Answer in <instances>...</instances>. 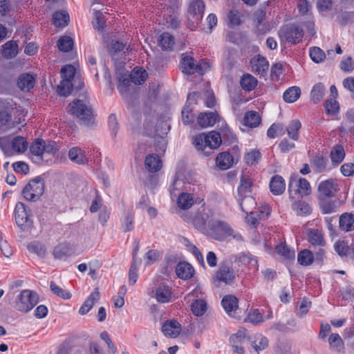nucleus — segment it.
Wrapping results in <instances>:
<instances>
[{
    "mask_svg": "<svg viewBox=\"0 0 354 354\" xmlns=\"http://www.w3.org/2000/svg\"><path fill=\"white\" fill-rule=\"evenodd\" d=\"M248 341L257 354L268 348L269 344L268 339L260 333L255 334L254 337H248Z\"/></svg>",
    "mask_w": 354,
    "mask_h": 354,
    "instance_id": "nucleus-20",
    "label": "nucleus"
},
{
    "mask_svg": "<svg viewBox=\"0 0 354 354\" xmlns=\"http://www.w3.org/2000/svg\"><path fill=\"white\" fill-rule=\"evenodd\" d=\"M178 207L182 209H187L194 204V198L191 194L181 193L177 201Z\"/></svg>",
    "mask_w": 354,
    "mask_h": 354,
    "instance_id": "nucleus-49",
    "label": "nucleus"
},
{
    "mask_svg": "<svg viewBox=\"0 0 354 354\" xmlns=\"http://www.w3.org/2000/svg\"><path fill=\"white\" fill-rule=\"evenodd\" d=\"M218 117V115L214 112L201 113L198 117V122L203 128L212 127L216 123Z\"/></svg>",
    "mask_w": 354,
    "mask_h": 354,
    "instance_id": "nucleus-34",
    "label": "nucleus"
},
{
    "mask_svg": "<svg viewBox=\"0 0 354 354\" xmlns=\"http://www.w3.org/2000/svg\"><path fill=\"white\" fill-rule=\"evenodd\" d=\"M162 331L165 336L176 337L181 331V326L174 319L168 320L162 325Z\"/></svg>",
    "mask_w": 354,
    "mask_h": 354,
    "instance_id": "nucleus-22",
    "label": "nucleus"
},
{
    "mask_svg": "<svg viewBox=\"0 0 354 354\" xmlns=\"http://www.w3.org/2000/svg\"><path fill=\"white\" fill-rule=\"evenodd\" d=\"M285 133V127L283 124L277 123L272 124L268 129L267 136L270 138L282 136Z\"/></svg>",
    "mask_w": 354,
    "mask_h": 354,
    "instance_id": "nucleus-58",
    "label": "nucleus"
},
{
    "mask_svg": "<svg viewBox=\"0 0 354 354\" xmlns=\"http://www.w3.org/2000/svg\"><path fill=\"white\" fill-rule=\"evenodd\" d=\"M50 290L57 296L62 297L64 299H68L71 297V294L56 285L53 281L50 284Z\"/></svg>",
    "mask_w": 354,
    "mask_h": 354,
    "instance_id": "nucleus-62",
    "label": "nucleus"
},
{
    "mask_svg": "<svg viewBox=\"0 0 354 354\" xmlns=\"http://www.w3.org/2000/svg\"><path fill=\"white\" fill-rule=\"evenodd\" d=\"M53 24L57 27H64L68 24L69 15L65 11H57L53 15Z\"/></svg>",
    "mask_w": 354,
    "mask_h": 354,
    "instance_id": "nucleus-51",
    "label": "nucleus"
},
{
    "mask_svg": "<svg viewBox=\"0 0 354 354\" xmlns=\"http://www.w3.org/2000/svg\"><path fill=\"white\" fill-rule=\"evenodd\" d=\"M45 188L44 180L37 176L30 180L28 183L22 189V195L24 198L31 202L38 201L43 195Z\"/></svg>",
    "mask_w": 354,
    "mask_h": 354,
    "instance_id": "nucleus-7",
    "label": "nucleus"
},
{
    "mask_svg": "<svg viewBox=\"0 0 354 354\" xmlns=\"http://www.w3.org/2000/svg\"><path fill=\"white\" fill-rule=\"evenodd\" d=\"M301 127V124L299 120H292L286 128L288 137L297 141L299 138V131Z\"/></svg>",
    "mask_w": 354,
    "mask_h": 354,
    "instance_id": "nucleus-45",
    "label": "nucleus"
},
{
    "mask_svg": "<svg viewBox=\"0 0 354 354\" xmlns=\"http://www.w3.org/2000/svg\"><path fill=\"white\" fill-rule=\"evenodd\" d=\"M248 337L250 336L245 328H241L236 333L232 334L230 337V342L233 351L237 354H244L245 349L243 344L245 340H248Z\"/></svg>",
    "mask_w": 354,
    "mask_h": 354,
    "instance_id": "nucleus-15",
    "label": "nucleus"
},
{
    "mask_svg": "<svg viewBox=\"0 0 354 354\" xmlns=\"http://www.w3.org/2000/svg\"><path fill=\"white\" fill-rule=\"evenodd\" d=\"M238 201L241 209L245 214L251 213V211L255 208L256 202L254 198L251 196L238 198Z\"/></svg>",
    "mask_w": 354,
    "mask_h": 354,
    "instance_id": "nucleus-37",
    "label": "nucleus"
},
{
    "mask_svg": "<svg viewBox=\"0 0 354 354\" xmlns=\"http://www.w3.org/2000/svg\"><path fill=\"white\" fill-rule=\"evenodd\" d=\"M307 239L313 247H325L326 245L324 234L319 229L308 230Z\"/></svg>",
    "mask_w": 354,
    "mask_h": 354,
    "instance_id": "nucleus-19",
    "label": "nucleus"
},
{
    "mask_svg": "<svg viewBox=\"0 0 354 354\" xmlns=\"http://www.w3.org/2000/svg\"><path fill=\"white\" fill-rule=\"evenodd\" d=\"M11 147L15 151L23 153L28 148V142L23 137L17 136L12 140Z\"/></svg>",
    "mask_w": 354,
    "mask_h": 354,
    "instance_id": "nucleus-57",
    "label": "nucleus"
},
{
    "mask_svg": "<svg viewBox=\"0 0 354 354\" xmlns=\"http://www.w3.org/2000/svg\"><path fill=\"white\" fill-rule=\"evenodd\" d=\"M177 276L182 279H189L193 277L194 268L187 262H180L176 268Z\"/></svg>",
    "mask_w": 354,
    "mask_h": 354,
    "instance_id": "nucleus-28",
    "label": "nucleus"
},
{
    "mask_svg": "<svg viewBox=\"0 0 354 354\" xmlns=\"http://www.w3.org/2000/svg\"><path fill=\"white\" fill-rule=\"evenodd\" d=\"M345 151L342 145H335L331 149L330 157L334 167L339 165L345 158Z\"/></svg>",
    "mask_w": 354,
    "mask_h": 354,
    "instance_id": "nucleus-31",
    "label": "nucleus"
},
{
    "mask_svg": "<svg viewBox=\"0 0 354 354\" xmlns=\"http://www.w3.org/2000/svg\"><path fill=\"white\" fill-rule=\"evenodd\" d=\"M15 216L16 223L22 231H28L31 229L32 221L30 209L28 207H26L23 203H17L15 209Z\"/></svg>",
    "mask_w": 354,
    "mask_h": 354,
    "instance_id": "nucleus-10",
    "label": "nucleus"
},
{
    "mask_svg": "<svg viewBox=\"0 0 354 354\" xmlns=\"http://www.w3.org/2000/svg\"><path fill=\"white\" fill-rule=\"evenodd\" d=\"M279 36L281 39L288 43L297 44L301 41L304 37V30L295 24L287 25L279 30Z\"/></svg>",
    "mask_w": 354,
    "mask_h": 354,
    "instance_id": "nucleus-13",
    "label": "nucleus"
},
{
    "mask_svg": "<svg viewBox=\"0 0 354 354\" xmlns=\"http://www.w3.org/2000/svg\"><path fill=\"white\" fill-rule=\"evenodd\" d=\"M337 187V183L332 178L320 182L318 186L319 197L324 199L335 196Z\"/></svg>",
    "mask_w": 354,
    "mask_h": 354,
    "instance_id": "nucleus-16",
    "label": "nucleus"
},
{
    "mask_svg": "<svg viewBox=\"0 0 354 354\" xmlns=\"http://www.w3.org/2000/svg\"><path fill=\"white\" fill-rule=\"evenodd\" d=\"M24 111L11 99H0V127L12 128L24 120Z\"/></svg>",
    "mask_w": 354,
    "mask_h": 354,
    "instance_id": "nucleus-2",
    "label": "nucleus"
},
{
    "mask_svg": "<svg viewBox=\"0 0 354 354\" xmlns=\"http://www.w3.org/2000/svg\"><path fill=\"white\" fill-rule=\"evenodd\" d=\"M158 44L162 50H169L172 49L175 44V39L170 33L163 32L160 36Z\"/></svg>",
    "mask_w": 354,
    "mask_h": 354,
    "instance_id": "nucleus-46",
    "label": "nucleus"
},
{
    "mask_svg": "<svg viewBox=\"0 0 354 354\" xmlns=\"http://www.w3.org/2000/svg\"><path fill=\"white\" fill-rule=\"evenodd\" d=\"M30 151L32 155L37 158L41 159L45 153V141L42 139H36L30 146Z\"/></svg>",
    "mask_w": 354,
    "mask_h": 354,
    "instance_id": "nucleus-39",
    "label": "nucleus"
},
{
    "mask_svg": "<svg viewBox=\"0 0 354 354\" xmlns=\"http://www.w3.org/2000/svg\"><path fill=\"white\" fill-rule=\"evenodd\" d=\"M205 4L202 0H192L189 6V18L192 17L194 22L198 23L203 17Z\"/></svg>",
    "mask_w": 354,
    "mask_h": 354,
    "instance_id": "nucleus-18",
    "label": "nucleus"
},
{
    "mask_svg": "<svg viewBox=\"0 0 354 354\" xmlns=\"http://www.w3.org/2000/svg\"><path fill=\"white\" fill-rule=\"evenodd\" d=\"M148 295L162 304L171 303L175 300L172 287L165 283L158 284L151 292H148Z\"/></svg>",
    "mask_w": 354,
    "mask_h": 354,
    "instance_id": "nucleus-12",
    "label": "nucleus"
},
{
    "mask_svg": "<svg viewBox=\"0 0 354 354\" xmlns=\"http://www.w3.org/2000/svg\"><path fill=\"white\" fill-rule=\"evenodd\" d=\"M277 252L286 259H294L295 252L289 248L286 245L280 244L276 247Z\"/></svg>",
    "mask_w": 354,
    "mask_h": 354,
    "instance_id": "nucleus-59",
    "label": "nucleus"
},
{
    "mask_svg": "<svg viewBox=\"0 0 354 354\" xmlns=\"http://www.w3.org/2000/svg\"><path fill=\"white\" fill-rule=\"evenodd\" d=\"M236 271L232 268V263L223 261L213 275L212 280L215 286L221 285L230 286L235 282Z\"/></svg>",
    "mask_w": 354,
    "mask_h": 354,
    "instance_id": "nucleus-6",
    "label": "nucleus"
},
{
    "mask_svg": "<svg viewBox=\"0 0 354 354\" xmlns=\"http://www.w3.org/2000/svg\"><path fill=\"white\" fill-rule=\"evenodd\" d=\"M68 158L78 165H85L88 162L84 151L78 147H74L69 150Z\"/></svg>",
    "mask_w": 354,
    "mask_h": 354,
    "instance_id": "nucleus-27",
    "label": "nucleus"
},
{
    "mask_svg": "<svg viewBox=\"0 0 354 354\" xmlns=\"http://www.w3.org/2000/svg\"><path fill=\"white\" fill-rule=\"evenodd\" d=\"M325 90L324 85L321 82L314 85L310 93V98L315 104L319 103L323 99Z\"/></svg>",
    "mask_w": 354,
    "mask_h": 354,
    "instance_id": "nucleus-47",
    "label": "nucleus"
},
{
    "mask_svg": "<svg viewBox=\"0 0 354 354\" xmlns=\"http://www.w3.org/2000/svg\"><path fill=\"white\" fill-rule=\"evenodd\" d=\"M233 156L227 151L220 153L216 158V166L222 170H226L230 168L233 165Z\"/></svg>",
    "mask_w": 354,
    "mask_h": 354,
    "instance_id": "nucleus-26",
    "label": "nucleus"
},
{
    "mask_svg": "<svg viewBox=\"0 0 354 354\" xmlns=\"http://www.w3.org/2000/svg\"><path fill=\"white\" fill-rule=\"evenodd\" d=\"M328 343L332 349L336 352H343L344 350V344L337 333H332L328 338Z\"/></svg>",
    "mask_w": 354,
    "mask_h": 354,
    "instance_id": "nucleus-48",
    "label": "nucleus"
},
{
    "mask_svg": "<svg viewBox=\"0 0 354 354\" xmlns=\"http://www.w3.org/2000/svg\"><path fill=\"white\" fill-rule=\"evenodd\" d=\"M301 95V89L298 86H291L285 91L283 98L286 102L293 103L296 102Z\"/></svg>",
    "mask_w": 354,
    "mask_h": 354,
    "instance_id": "nucleus-43",
    "label": "nucleus"
},
{
    "mask_svg": "<svg viewBox=\"0 0 354 354\" xmlns=\"http://www.w3.org/2000/svg\"><path fill=\"white\" fill-rule=\"evenodd\" d=\"M68 107L71 114L77 117L81 124L85 126H91L94 124L93 110L88 102L76 99L69 104Z\"/></svg>",
    "mask_w": 354,
    "mask_h": 354,
    "instance_id": "nucleus-5",
    "label": "nucleus"
},
{
    "mask_svg": "<svg viewBox=\"0 0 354 354\" xmlns=\"http://www.w3.org/2000/svg\"><path fill=\"white\" fill-rule=\"evenodd\" d=\"M39 301L37 293L30 290H22L16 299V308L23 313L32 310Z\"/></svg>",
    "mask_w": 354,
    "mask_h": 354,
    "instance_id": "nucleus-9",
    "label": "nucleus"
},
{
    "mask_svg": "<svg viewBox=\"0 0 354 354\" xmlns=\"http://www.w3.org/2000/svg\"><path fill=\"white\" fill-rule=\"evenodd\" d=\"M286 189V184L283 178L279 175H274L270 182V189L272 194L280 195Z\"/></svg>",
    "mask_w": 354,
    "mask_h": 354,
    "instance_id": "nucleus-29",
    "label": "nucleus"
},
{
    "mask_svg": "<svg viewBox=\"0 0 354 354\" xmlns=\"http://www.w3.org/2000/svg\"><path fill=\"white\" fill-rule=\"evenodd\" d=\"M73 46V40L69 36H63L57 41V47L62 52H69Z\"/></svg>",
    "mask_w": 354,
    "mask_h": 354,
    "instance_id": "nucleus-56",
    "label": "nucleus"
},
{
    "mask_svg": "<svg viewBox=\"0 0 354 354\" xmlns=\"http://www.w3.org/2000/svg\"><path fill=\"white\" fill-rule=\"evenodd\" d=\"M310 164L316 172L322 173L328 169V160L326 156L317 154L310 159Z\"/></svg>",
    "mask_w": 354,
    "mask_h": 354,
    "instance_id": "nucleus-24",
    "label": "nucleus"
},
{
    "mask_svg": "<svg viewBox=\"0 0 354 354\" xmlns=\"http://www.w3.org/2000/svg\"><path fill=\"white\" fill-rule=\"evenodd\" d=\"M145 165L149 171L156 172L162 168V163L158 155L152 153L146 157Z\"/></svg>",
    "mask_w": 354,
    "mask_h": 354,
    "instance_id": "nucleus-30",
    "label": "nucleus"
},
{
    "mask_svg": "<svg viewBox=\"0 0 354 354\" xmlns=\"http://www.w3.org/2000/svg\"><path fill=\"white\" fill-rule=\"evenodd\" d=\"M310 185L306 178L297 179L296 176H291L288 183V192L290 196L299 194L301 196H307L310 193Z\"/></svg>",
    "mask_w": 354,
    "mask_h": 354,
    "instance_id": "nucleus-14",
    "label": "nucleus"
},
{
    "mask_svg": "<svg viewBox=\"0 0 354 354\" xmlns=\"http://www.w3.org/2000/svg\"><path fill=\"white\" fill-rule=\"evenodd\" d=\"M191 309L194 315L201 317L207 311V304L203 299H196L192 302Z\"/></svg>",
    "mask_w": 354,
    "mask_h": 354,
    "instance_id": "nucleus-52",
    "label": "nucleus"
},
{
    "mask_svg": "<svg viewBox=\"0 0 354 354\" xmlns=\"http://www.w3.org/2000/svg\"><path fill=\"white\" fill-rule=\"evenodd\" d=\"M298 263L304 266L311 265L314 261L313 252L308 249H304L300 251L297 255Z\"/></svg>",
    "mask_w": 354,
    "mask_h": 354,
    "instance_id": "nucleus-40",
    "label": "nucleus"
},
{
    "mask_svg": "<svg viewBox=\"0 0 354 354\" xmlns=\"http://www.w3.org/2000/svg\"><path fill=\"white\" fill-rule=\"evenodd\" d=\"M222 143L221 136L218 132L211 131L207 134L200 133L193 139V144L201 155L210 156Z\"/></svg>",
    "mask_w": 354,
    "mask_h": 354,
    "instance_id": "nucleus-3",
    "label": "nucleus"
},
{
    "mask_svg": "<svg viewBox=\"0 0 354 354\" xmlns=\"http://www.w3.org/2000/svg\"><path fill=\"white\" fill-rule=\"evenodd\" d=\"M259 115L256 111H248L244 116L245 124L250 127H256L260 124Z\"/></svg>",
    "mask_w": 354,
    "mask_h": 354,
    "instance_id": "nucleus-53",
    "label": "nucleus"
},
{
    "mask_svg": "<svg viewBox=\"0 0 354 354\" xmlns=\"http://www.w3.org/2000/svg\"><path fill=\"white\" fill-rule=\"evenodd\" d=\"M76 70L71 64L64 66L61 69L62 81L57 86L59 95H69L74 88L80 90L84 86V82L80 79H75Z\"/></svg>",
    "mask_w": 354,
    "mask_h": 354,
    "instance_id": "nucleus-4",
    "label": "nucleus"
},
{
    "mask_svg": "<svg viewBox=\"0 0 354 354\" xmlns=\"http://www.w3.org/2000/svg\"><path fill=\"white\" fill-rule=\"evenodd\" d=\"M178 8L177 2L174 0V3L164 10L163 17L165 19L167 26L171 28H177L180 24V21L176 15Z\"/></svg>",
    "mask_w": 354,
    "mask_h": 354,
    "instance_id": "nucleus-17",
    "label": "nucleus"
},
{
    "mask_svg": "<svg viewBox=\"0 0 354 354\" xmlns=\"http://www.w3.org/2000/svg\"><path fill=\"white\" fill-rule=\"evenodd\" d=\"M53 255L56 259H63L71 255V252L68 245L62 243L54 248Z\"/></svg>",
    "mask_w": 354,
    "mask_h": 354,
    "instance_id": "nucleus-60",
    "label": "nucleus"
},
{
    "mask_svg": "<svg viewBox=\"0 0 354 354\" xmlns=\"http://www.w3.org/2000/svg\"><path fill=\"white\" fill-rule=\"evenodd\" d=\"M180 69L182 72L187 75H193L198 73L203 75L206 71L209 68L207 62L201 60L199 62L190 56H185L180 60Z\"/></svg>",
    "mask_w": 354,
    "mask_h": 354,
    "instance_id": "nucleus-8",
    "label": "nucleus"
},
{
    "mask_svg": "<svg viewBox=\"0 0 354 354\" xmlns=\"http://www.w3.org/2000/svg\"><path fill=\"white\" fill-rule=\"evenodd\" d=\"M245 322L252 323L254 325H259L263 322V314L259 309L251 310L248 313Z\"/></svg>",
    "mask_w": 354,
    "mask_h": 354,
    "instance_id": "nucleus-55",
    "label": "nucleus"
},
{
    "mask_svg": "<svg viewBox=\"0 0 354 354\" xmlns=\"http://www.w3.org/2000/svg\"><path fill=\"white\" fill-rule=\"evenodd\" d=\"M251 64L253 71L258 74H263L266 72L269 68L268 62L265 57L261 55L255 56L251 60Z\"/></svg>",
    "mask_w": 354,
    "mask_h": 354,
    "instance_id": "nucleus-32",
    "label": "nucleus"
},
{
    "mask_svg": "<svg viewBox=\"0 0 354 354\" xmlns=\"http://www.w3.org/2000/svg\"><path fill=\"white\" fill-rule=\"evenodd\" d=\"M182 120L185 124H189L194 121V115L188 104L182 110Z\"/></svg>",
    "mask_w": 354,
    "mask_h": 354,
    "instance_id": "nucleus-64",
    "label": "nucleus"
},
{
    "mask_svg": "<svg viewBox=\"0 0 354 354\" xmlns=\"http://www.w3.org/2000/svg\"><path fill=\"white\" fill-rule=\"evenodd\" d=\"M18 53V45L15 41H7L2 49V55L6 59L15 57Z\"/></svg>",
    "mask_w": 354,
    "mask_h": 354,
    "instance_id": "nucleus-38",
    "label": "nucleus"
},
{
    "mask_svg": "<svg viewBox=\"0 0 354 354\" xmlns=\"http://www.w3.org/2000/svg\"><path fill=\"white\" fill-rule=\"evenodd\" d=\"M309 55L311 59L315 63L322 62L326 57L324 52L320 48L316 46L310 48Z\"/></svg>",
    "mask_w": 354,
    "mask_h": 354,
    "instance_id": "nucleus-61",
    "label": "nucleus"
},
{
    "mask_svg": "<svg viewBox=\"0 0 354 354\" xmlns=\"http://www.w3.org/2000/svg\"><path fill=\"white\" fill-rule=\"evenodd\" d=\"M239 261L245 266H247L249 269L257 270L258 261L255 257L249 253H242L239 257Z\"/></svg>",
    "mask_w": 354,
    "mask_h": 354,
    "instance_id": "nucleus-42",
    "label": "nucleus"
},
{
    "mask_svg": "<svg viewBox=\"0 0 354 354\" xmlns=\"http://www.w3.org/2000/svg\"><path fill=\"white\" fill-rule=\"evenodd\" d=\"M221 304L226 313L230 315L232 312L235 311L238 308L239 301L235 296L228 295L223 298Z\"/></svg>",
    "mask_w": 354,
    "mask_h": 354,
    "instance_id": "nucleus-36",
    "label": "nucleus"
},
{
    "mask_svg": "<svg viewBox=\"0 0 354 354\" xmlns=\"http://www.w3.org/2000/svg\"><path fill=\"white\" fill-rule=\"evenodd\" d=\"M292 209L299 216H307L311 213L310 206L305 201H296L292 205Z\"/></svg>",
    "mask_w": 354,
    "mask_h": 354,
    "instance_id": "nucleus-50",
    "label": "nucleus"
},
{
    "mask_svg": "<svg viewBox=\"0 0 354 354\" xmlns=\"http://www.w3.org/2000/svg\"><path fill=\"white\" fill-rule=\"evenodd\" d=\"M100 294L98 288H95L85 300L79 310V313L82 315H86L93 308V306L99 301Z\"/></svg>",
    "mask_w": 354,
    "mask_h": 354,
    "instance_id": "nucleus-23",
    "label": "nucleus"
},
{
    "mask_svg": "<svg viewBox=\"0 0 354 354\" xmlns=\"http://www.w3.org/2000/svg\"><path fill=\"white\" fill-rule=\"evenodd\" d=\"M252 179L246 175H242L240 179V185L238 187V198L250 196L252 194Z\"/></svg>",
    "mask_w": 354,
    "mask_h": 354,
    "instance_id": "nucleus-25",
    "label": "nucleus"
},
{
    "mask_svg": "<svg viewBox=\"0 0 354 354\" xmlns=\"http://www.w3.org/2000/svg\"><path fill=\"white\" fill-rule=\"evenodd\" d=\"M147 74L145 71L134 68L131 74L130 78L124 73H120L118 75V86L121 94L130 85V82H133L136 84H141L147 79Z\"/></svg>",
    "mask_w": 354,
    "mask_h": 354,
    "instance_id": "nucleus-11",
    "label": "nucleus"
},
{
    "mask_svg": "<svg viewBox=\"0 0 354 354\" xmlns=\"http://www.w3.org/2000/svg\"><path fill=\"white\" fill-rule=\"evenodd\" d=\"M339 227L345 231L350 232L354 230V214L344 213L339 217Z\"/></svg>",
    "mask_w": 354,
    "mask_h": 354,
    "instance_id": "nucleus-35",
    "label": "nucleus"
},
{
    "mask_svg": "<svg viewBox=\"0 0 354 354\" xmlns=\"http://www.w3.org/2000/svg\"><path fill=\"white\" fill-rule=\"evenodd\" d=\"M242 14L236 9L231 10L227 14V26L233 28L239 26L242 24Z\"/></svg>",
    "mask_w": 354,
    "mask_h": 354,
    "instance_id": "nucleus-41",
    "label": "nucleus"
},
{
    "mask_svg": "<svg viewBox=\"0 0 354 354\" xmlns=\"http://www.w3.org/2000/svg\"><path fill=\"white\" fill-rule=\"evenodd\" d=\"M240 84L243 90L250 91L257 86V80L250 74H245L241 79Z\"/></svg>",
    "mask_w": 354,
    "mask_h": 354,
    "instance_id": "nucleus-44",
    "label": "nucleus"
},
{
    "mask_svg": "<svg viewBox=\"0 0 354 354\" xmlns=\"http://www.w3.org/2000/svg\"><path fill=\"white\" fill-rule=\"evenodd\" d=\"M35 83V77L33 75L28 73L21 75L17 80V85L23 91H29L34 87Z\"/></svg>",
    "mask_w": 354,
    "mask_h": 354,
    "instance_id": "nucleus-33",
    "label": "nucleus"
},
{
    "mask_svg": "<svg viewBox=\"0 0 354 354\" xmlns=\"http://www.w3.org/2000/svg\"><path fill=\"white\" fill-rule=\"evenodd\" d=\"M324 108L328 115H334L339 110L338 102L334 99H328L324 102Z\"/></svg>",
    "mask_w": 354,
    "mask_h": 354,
    "instance_id": "nucleus-63",
    "label": "nucleus"
},
{
    "mask_svg": "<svg viewBox=\"0 0 354 354\" xmlns=\"http://www.w3.org/2000/svg\"><path fill=\"white\" fill-rule=\"evenodd\" d=\"M213 215V212L209 207L202 205L192 216L182 217L184 221L191 222L197 230H204L207 225L212 230L221 228L229 234H232L233 230L228 225L223 221L214 219Z\"/></svg>",
    "mask_w": 354,
    "mask_h": 354,
    "instance_id": "nucleus-1",
    "label": "nucleus"
},
{
    "mask_svg": "<svg viewBox=\"0 0 354 354\" xmlns=\"http://www.w3.org/2000/svg\"><path fill=\"white\" fill-rule=\"evenodd\" d=\"M343 124L347 131L354 136V109H349L346 111L344 118Z\"/></svg>",
    "mask_w": 354,
    "mask_h": 354,
    "instance_id": "nucleus-54",
    "label": "nucleus"
},
{
    "mask_svg": "<svg viewBox=\"0 0 354 354\" xmlns=\"http://www.w3.org/2000/svg\"><path fill=\"white\" fill-rule=\"evenodd\" d=\"M145 130L147 134L150 136H158L162 138L164 136L167 134L169 130V126L167 124L166 121L160 120H158L157 124L153 131L148 124L145 127Z\"/></svg>",
    "mask_w": 354,
    "mask_h": 354,
    "instance_id": "nucleus-21",
    "label": "nucleus"
}]
</instances>
